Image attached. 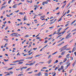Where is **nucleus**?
Here are the masks:
<instances>
[{"label": "nucleus", "mask_w": 76, "mask_h": 76, "mask_svg": "<svg viewBox=\"0 0 76 76\" xmlns=\"http://www.w3.org/2000/svg\"><path fill=\"white\" fill-rule=\"evenodd\" d=\"M70 34H71V33H69L66 36L65 38L66 39H69V38H71L72 36L70 35Z\"/></svg>", "instance_id": "obj_1"}, {"label": "nucleus", "mask_w": 76, "mask_h": 76, "mask_svg": "<svg viewBox=\"0 0 76 76\" xmlns=\"http://www.w3.org/2000/svg\"><path fill=\"white\" fill-rule=\"evenodd\" d=\"M76 50V48L75 47H74L72 49V52L73 53V52H74V51H75Z\"/></svg>", "instance_id": "obj_2"}, {"label": "nucleus", "mask_w": 76, "mask_h": 76, "mask_svg": "<svg viewBox=\"0 0 76 76\" xmlns=\"http://www.w3.org/2000/svg\"><path fill=\"white\" fill-rule=\"evenodd\" d=\"M65 53H66V51H63L61 53V55L63 56V55H64V54H65Z\"/></svg>", "instance_id": "obj_3"}, {"label": "nucleus", "mask_w": 76, "mask_h": 76, "mask_svg": "<svg viewBox=\"0 0 76 76\" xmlns=\"http://www.w3.org/2000/svg\"><path fill=\"white\" fill-rule=\"evenodd\" d=\"M33 58V56L31 57H28L26 58L27 60H29V59H32Z\"/></svg>", "instance_id": "obj_4"}, {"label": "nucleus", "mask_w": 76, "mask_h": 76, "mask_svg": "<svg viewBox=\"0 0 76 76\" xmlns=\"http://www.w3.org/2000/svg\"><path fill=\"white\" fill-rule=\"evenodd\" d=\"M15 34H16V35H18V33H14L11 34L10 35V36H11L12 35H15Z\"/></svg>", "instance_id": "obj_5"}, {"label": "nucleus", "mask_w": 76, "mask_h": 76, "mask_svg": "<svg viewBox=\"0 0 76 76\" xmlns=\"http://www.w3.org/2000/svg\"><path fill=\"white\" fill-rule=\"evenodd\" d=\"M68 46V45H65L62 48H65V50H66V48H67L66 47H67Z\"/></svg>", "instance_id": "obj_6"}, {"label": "nucleus", "mask_w": 76, "mask_h": 76, "mask_svg": "<svg viewBox=\"0 0 76 76\" xmlns=\"http://www.w3.org/2000/svg\"><path fill=\"white\" fill-rule=\"evenodd\" d=\"M4 7H6V6L5 5H4L1 7V10L3 8H4Z\"/></svg>", "instance_id": "obj_7"}, {"label": "nucleus", "mask_w": 76, "mask_h": 76, "mask_svg": "<svg viewBox=\"0 0 76 76\" xmlns=\"http://www.w3.org/2000/svg\"><path fill=\"white\" fill-rule=\"evenodd\" d=\"M12 7L14 9H15V8H16L17 7V6H16V4H15Z\"/></svg>", "instance_id": "obj_8"}, {"label": "nucleus", "mask_w": 76, "mask_h": 76, "mask_svg": "<svg viewBox=\"0 0 76 76\" xmlns=\"http://www.w3.org/2000/svg\"><path fill=\"white\" fill-rule=\"evenodd\" d=\"M67 61V58H64V59L63 60V62L64 63V62L66 61Z\"/></svg>", "instance_id": "obj_9"}, {"label": "nucleus", "mask_w": 76, "mask_h": 76, "mask_svg": "<svg viewBox=\"0 0 76 76\" xmlns=\"http://www.w3.org/2000/svg\"><path fill=\"white\" fill-rule=\"evenodd\" d=\"M21 67L22 66L20 67L19 68H20V69L21 70V71H22V70H23V67Z\"/></svg>", "instance_id": "obj_10"}, {"label": "nucleus", "mask_w": 76, "mask_h": 76, "mask_svg": "<svg viewBox=\"0 0 76 76\" xmlns=\"http://www.w3.org/2000/svg\"><path fill=\"white\" fill-rule=\"evenodd\" d=\"M18 61L17 60L15 61H14L13 62H12V63H18Z\"/></svg>", "instance_id": "obj_11"}, {"label": "nucleus", "mask_w": 76, "mask_h": 76, "mask_svg": "<svg viewBox=\"0 0 76 76\" xmlns=\"http://www.w3.org/2000/svg\"><path fill=\"white\" fill-rule=\"evenodd\" d=\"M16 64H10V66H15V65H16Z\"/></svg>", "instance_id": "obj_12"}, {"label": "nucleus", "mask_w": 76, "mask_h": 76, "mask_svg": "<svg viewBox=\"0 0 76 76\" xmlns=\"http://www.w3.org/2000/svg\"><path fill=\"white\" fill-rule=\"evenodd\" d=\"M76 20H74L73 22H72L71 24V25H73V23H75V22H76Z\"/></svg>", "instance_id": "obj_13"}, {"label": "nucleus", "mask_w": 76, "mask_h": 76, "mask_svg": "<svg viewBox=\"0 0 76 76\" xmlns=\"http://www.w3.org/2000/svg\"><path fill=\"white\" fill-rule=\"evenodd\" d=\"M69 55H70V54H68L67 55L66 57L67 58H69Z\"/></svg>", "instance_id": "obj_14"}, {"label": "nucleus", "mask_w": 76, "mask_h": 76, "mask_svg": "<svg viewBox=\"0 0 76 76\" xmlns=\"http://www.w3.org/2000/svg\"><path fill=\"white\" fill-rule=\"evenodd\" d=\"M61 70H63L64 69V67L63 66H61Z\"/></svg>", "instance_id": "obj_15"}, {"label": "nucleus", "mask_w": 76, "mask_h": 76, "mask_svg": "<svg viewBox=\"0 0 76 76\" xmlns=\"http://www.w3.org/2000/svg\"><path fill=\"white\" fill-rule=\"evenodd\" d=\"M51 59H50V60H49L48 61V64H50V63H51Z\"/></svg>", "instance_id": "obj_16"}, {"label": "nucleus", "mask_w": 76, "mask_h": 76, "mask_svg": "<svg viewBox=\"0 0 76 76\" xmlns=\"http://www.w3.org/2000/svg\"><path fill=\"white\" fill-rule=\"evenodd\" d=\"M23 75H23V74H19L18 75V76H23Z\"/></svg>", "instance_id": "obj_17"}, {"label": "nucleus", "mask_w": 76, "mask_h": 76, "mask_svg": "<svg viewBox=\"0 0 76 76\" xmlns=\"http://www.w3.org/2000/svg\"><path fill=\"white\" fill-rule=\"evenodd\" d=\"M41 56V55L40 54H39L35 56V58H36V57H39V56Z\"/></svg>", "instance_id": "obj_18"}, {"label": "nucleus", "mask_w": 76, "mask_h": 76, "mask_svg": "<svg viewBox=\"0 0 76 76\" xmlns=\"http://www.w3.org/2000/svg\"><path fill=\"white\" fill-rule=\"evenodd\" d=\"M58 62V60H56L55 62H54V64H56V63H57Z\"/></svg>", "instance_id": "obj_19"}, {"label": "nucleus", "mask_w": 76, "mask_h": 76, "mask_svg": "<svg viewBox=\"0 0 76 76\" xmlns=\"http://www.w3.org/2000/svg\"><path fill=\"white\" fill-rule=\"evenodd\" d=\"M34 64H33V63H31L30 64H29V65L30 66H32V65H33Z\"/></svg>", "instance_id": "obj_20"}, {"label": "nucleus", "mask_w": 76, "mask_h": 76, "mask_svg": "<svg viewBox=\"0 0 76 76\" xmlns=\"http://www.w3.org/2000/svg\"><path fill=\"white\" fill-rule=\"evenodd\" d=\"M23 63V62H19V63H18V64H22Z\"/></svg>", "instance_id": "obj_21"}, {"label": "nucleus", "mask_w": 76, "mask_h": 76, "mask_svg": "<svg viewBox=\"0 0 76 76\" xmlns=\"http://www.w3.org/2000/svg\"><path fill=\"white\" fill-rule=\"evenodd\" d=\"M72 71H73V69H70L69 70V73H72Z\"/></svg>", "instance_id": "obj_22"}, {"label": "nucleus", "mask_w": 76, "mask_h": 76, "mask_svg": "<svg viewBox=\"0 0 76 76\" xmlns=\"http://www.w3.org/2000/svg\"><path fill=\"white\" fill-rule=\"evenodd\" d=\"M62 18L61 17L59 19H58V22H60V20H61V18Z\"/></svg>", "instance_id": "obj_23"}, {"label": "nucleus", "mask_w": 76, "mask_h": 76, "mask_svg": "<svg viewBox=\"0 0 76 76\" xmlns=\"http://www.w3.org/2000/svg\"><path fill=\"white\" fill-rule=\"evenodd\" d=\"M66 50V49L63 48L62 50H61L60 52H62V51H64V50Z\"/></svg>", "instance_id": "obj_24"}, {"label": "nucleus", "mask_w": 76, "mask_h": 76, "mask_svg": "<svg viewBox=\"0 0 76 76\" xmlns=\"http://www.w3.org/2000/svg\"><path fill=\"white\" fill-rule=\"evenodd\" d=\"M45 18V15H43V17L42 16L40 17V19H41V18Z\"/></svg>", "instance_id": "obj_25"}, {"label": "nucleus", "mask_w": 76, "mask_h": 76, "mask_svg": "<svg viewBox=\"0 0 76 76\" xmlns=\"http://www.w3.org/2000/svg\"><path fill=\"white\" fill-rule=\"evenodd\" d=\"M45 76H48V73H45Z\"/></svg>", "instance_id": "obj_26"}, {"label": "nucleus", "mask_w": 76, "mask_h": 76, "mask_svg": "<svg viewBox=\"0 0 76 76\" xmlns=\"http://www.w3.org/2000/svg\"><path fill=\"white\" fill-rule=\"evenodd\" d=\"M66 12H65V13L64 14V15H63L61 17V18H63V16H65L66 15Z\"/></svg>", "instance_id": "obj_27"}, {"label": "nucleus", "mask_w": 76, "mask_h": 76, "mask_svg": "<svg viewBox=\"0 0 76 76\" xmlns=\"http://www.w3.org/2000/svg\"><path fill=\"white\" fill-rule=\"evenodd\" d=\"M4 61H9V59H4Z\"/></svg>", "instance_id": "obj_28"}, {"label": "nucleus", "mask_w": 76, "mask_h": 76, "mask_svg": "<svg viewBox=\"0 0 76 76\" xmlns=\"http://www.w3.org/2000/svg\"><path fill=\"white\" fill-rule=\"evenodd\" d=\"M33 72V71H31V72H28L27 73H28L29 74H31V73H32Z\"/></svg>", "instance_id": "obj_29"}, {"label": "nucleus", "mask_w": 76, "mask_h": 76, "mask_svg": "<svg viewBox=\"0 0 76 76\" xmlns=\"http://www.w3.org/2000/svg\"><path fill=\"white\" fill-rule=\"evenodd\" d=\"M33 53V52H31L30 53L28 54V55L30 56V55H31V54H32Z\"/></svg>", "instance_id": "obj_30"}, {"label": "nucleus", "mask_w": 76, "mask_h": 76, "mask_svg": "<svg viewBox=\"0 0 76 76\" xmlns=\"http://www.w3.org/2000/svg\"><path fill=\"white\" fill-rule=\"evenodd\" d=\"M13 69V68L11 67L7 69V70H12V69Z\"/></svg>", "instance_id": "obj_31"}, {"label": "nucleus", "mask_w": 76, "mask_h": 76, "mask_svg": "<svg viewBox=\"0 0 76 76\" xmlns=\"http://www.w3.org/2000/svg\"><path fill=\"white\" fill-rule=\"evenodd\" d=\"M41 75V72H39L37 74V75Z\"/></svg>", "instance_id": "obj_32"}, {"label": "nucleus", "mask_w": 76, "mask_h": 76, "mask_svg": "<svg viewBox=\"0 0 76 76\" xmlns=\"http://www.w3.org/2000/svg\"><path fill=\"white\" fill-rule=\"evenodd\" d=\"M32 51V49L30 50L28 52V53H31Z\"/></svg>", "instance_id": "obj_33"}, {"label": "nucleus", "mask_w": 76, "mask_h": 76, "mask_svg": "<svg viewBox=\"0 0 76 76\" xmlns=\"http://www.w3.org/2000/svg\"><path fill=\"white\" fill-rule=\"evenodd\" d=\"M66 32L65 30L62 33V34H64V33H65Z\"/></svg>", "instance_id": "obj_34"}, {"label": "nucleus", "mask_w": 76, "mask_h": 76, "mask_svg": "<svg viewBox=\"0 0 76 76\" xmlns=\"http://www.w3.org/2000/svg\"><path fill=\"white\" fill-rule=\"evenodd\" d=\"M34 7L36 8H38V6H37V5H34Z\"/></svg>", "instance_id": "obj_35"}, {"label": "nucleus", "mask_w": 76, "mask_h": 76, "mask_svg": "<svg viewBox=\"0 0 76 76\" xmlns=\"http://www.w3.org/2000/svg\"><path fill=\"white\" fill-rule=\"evenodd\" d=\"M42 69H47V67H44L42 68Z\"/></svg>", "instance_id": "obj_36"}, {"label": "nucleus", "mask_w": 76, "mask_h": 76, "mask_svg": "<svg viewBox=\"0 0 76 76\" xmlns=\"http://www.w3.org/2000/svg\"><path fill=\"white\" fill-rule=\"evenodd\" d=\"M26 41V40H24V41H23L22 42V44H24V42H25V41Z\"/></svg>", "instance_id": "obj_37"}, {"label": "nucleus", "mask_w": 76, "mask_h": 76, "mask_svg": "<svg viewBox=\"0 0 76 76\" xmlns=\"http://www.w3.org/2000/svg\"><path fill=\"white\" fill-rule=\"evenodd\" d=\"M12 1V0H10L8 2V4H10V2H11V1Z\"/></svg>", "instance_id": "obj_38"}, {"label": "nucleus", "mask_w": 76, "mask_h": 76, "mask_svg": "<svg viewBox=\"0 0 76 76\" xmlns=\"http://www.w3.org/2000/svg\"><path fill=\"white\" fill-rule=\"evenodd\" d=\"M19 12V10H18L16 11H15V13H18V12Z\"/></svg>", "instance_id": "obj_39"}, {"label": "nucleus", "mask_w": 76, "mask_h": 76, "mask_svg": "<svg viewBox=\"0 0 76 76\" xmlns=\"http://www.w3.org/2000/svg\"><path fill=\"white\" fill-rule=\"evenodd\" d=\"M24 20H26V16H25L24 17Z\"/></svg>", "instance_id": "obj_40"}, {"label": "nucleus", "mask_w": 76, "mask_h": 76, "mask_svg": "<svg viewBox=\"0 0 76 76\" xmlns=\"http://www.w3.org/2000/svg\"><path fill=\"white\" fill-rule=\"evenodd\" d=\"M44 3H45V4H48V1H44Z\"/></svg>", "instance_id": "obj_41"}, {"label": "nucleus", "mask_w": 76, "mask_h": 76, "mask_svg": "<svg viewBox=\"0 0 76 76\" xmlns=\"http://www.w3.org/2000/svg\"><path fill=\"white\" fill-rule=\"evenodd\" d=\"M6 45H7V43H6L5 44V45H4V47H6Z\"/></svg>", "instance_id": "obj_42"}, {"label": "nucleus", "mask_w": 76, "mask_h": 76, "mask_svg": "<svg viewBox=\"0 0 76 76\" xmlns=\"http://www.w3.org/2000/svg\"><path fill=\"white\" fill-rule=\"evenodd\" d=\"M58 69V67H56L55 69V70H57V69Z\"/></svg>", "instance_id": "obj_43"}, {"label": "nucleus", "mask_w": 76, "mask_h": 76, "mask_svg": "<svg viewBox=\"0 0 76 76\" xmlns=\"http://www.w3.org/2000/svg\"><path fill=\"white\" fill-rule=\"evenodd\" d=\"M70 50V48H68L67 49H66V51H67V50Z\"/></svg>", "instance_id": "obj_44"}, {"label": "nucleus", "mask_w": 76, "mask_h": 76, "mask_svg": "<svg viewBox=\"0 0 76 76\" xmlns=\"http://www.w3.org/2000/svg\"><path fill=\"white\" fill-rule=\"evenodd\" d=\"M64 38H63L61 39L60 41H63V40H64Z\"/></svg>", "instance_id": "obj_45"}, {"label": "nucleus", "mask_w": 76, "mask_h": 76, "mask_svg": "<svg viewBox=\"0 0 76 76\" xmlns=\"http://www.w3.org/2000/svg\"><path fill=\"white\" fill-rule=\"evenodd\" d=\"M44 63V62H42L39 63V64H43V63Z\"/></svg>", "instance_id": "obj_46"}, {"label": "nucleus", "mask_w": 76, "mask_h": 76, "mask_svg": "<svg viewBox=\"0 0 76 76\" xmlns=\"http://www.w3.org/2000/svg\"><path fill=\"white\" fill-rule=\"evenodd\" d=\"M69 25V23H67L65 25V26H67Z\"/></svg>", "instance_id": "obj_47"}, {"label": "nucleus", "mask_w": 76, "mask_h": 76, "mask_svg": "<svg viewBox=\"0 0 76 76\" xmlns=\"http://www.w3.org/2000/svg\"><path fill=\"white\" fill-rule=\"evenodd\" d=\"M23 69H26V68H27V66H25V67L23 66Z\"/></svg>", "instance_id": "obj_48"}, {"label": "nucleus", "mask_w": 76, "mask_h": 76, "mask_svg": "<svg viewBox=\"0 0 76 76\" xmlns=\"http://www.w3.org/2000/svg\"><path fill=\"white\" fill-rule=\"evenodd\" d=\"M63 64V62H61L59 63V64Z\"/></svg>", "instance_id": "obj_49"}, {"label": "nucleus", "mask_w": 76, "mask_h": 76, "mask_svg": "<svg viewBox=\"0 0 76 76\" xmlns=\"http://www.w3.org/2000/svg\"><path fill=\"white\" fill-rule=\"evenodd\" d=\"M69 12H70V10H68L67 12H66V13L67 14H68L69 13Z\"/></svg>", "instance_id": "obj_50"}, {"label": "nucleus", "mask_w": 76, "mask_h": 76, "mask_svg": "<svg viewBox=\"0 0 76 76\" xmlns=\"http://www.w3.org/2000/svg\"><path fill=\"white\" fill-rule=\"evenodd\" d=\"M47 42H48V40H46L45 42H44V43H45V44L46 43H47Z\"/></svg>", "instance_id": "obj_51"}, {"label": "nucleus", "mask_w": 76, "mask_h": 76, "mask_svg": "<svg viewBox=\"0 0 76 76\" xmlns=\"http://www.w3.org/2000/svg\"><path fill=\"white\" fill-rule=\"evenodd\" d=\"M75 1V0H72L71 2V3H72L74 1Z\"/></svg>", "instance_id": "obj_52"}, {"label": "nucleus", "mask_w": 76, "mask_h": 76, "mask_svg": "<svg viewBox=\"0 0 76 76\" xmlns=\"http://www.w3.org/2000/svg\"><path fill=\"white\" fill-rule=\"evenodd\" d=\"M70 63H69V64L67 66H68V67H69V66H70Z\"/></svg>", "instance_id": "obj_53"}, {"label": "nucleus", "mask_w": 76, "mask_h": 76, "mask_svg": "<svg viewBox=\"0 0 76 76\" xmlns=\"http://www.w3.org/2000/svg\"><path fill=\"white\" fill-rule=\"evenodd\" d=\"M6 3V2H4V4L1 5V6H3V5H4Z\"/></svg>", "instance_id": "obj_54"}, {"label": "nucleus", "mask_w": 76, "mask_h": 76, "mask_svg": "<svg viewBox=\"0 0 76 76\" xmlns=\"http://www.w3.org/2000/svg\"><path fill=\"white\" fill-rule=\"evenodd\" d=\"M15 35V36L16 37H18V34H14Z\"/></svg>", "instance_id": "obj_55"}, {"label": "nucleus", "mask_w": 76, "mask_h": 76, "mask_svg": "<svg viewBox=\"0 0 76 76\" xmlns=\"http://www.w3.org/2000/svg\"><path fill=\"white\" fill-rule=\"evenodd\" d=\"M56 31H55L53 34V35H55V34H56Z\"/></svg>", "instance_id": "obj_56"}, {"label": "nucleus", "mask_w": 76, "mask_h": 76, "mask_svg": "<svg viewBox=\"0 0 76 76\" xmlns=\"http://www.w3.org/2000/svg\"><path fill=\"white\" fill-rule=\"evenodd\" d=\"M37 39H40V38H39V37H37V38H36Z\"/></svg>", "instance_id": "obj_57"}, {"label": "nucleus", "mask_w": 76, "mask_h": 76, "mask_svg": "<svg viewBox=\"0 0 76 76\" xmlns=\"http://www.w3.org/2000/svg\"><path fill=\"white\" fill-rule=\"evenodd\" d=\"M6 16H7V17H10V15H8L7 14L6 15Z\"/></svg>", "instance_id": "obj_58"}, {"label": "nucleus", "mask_w": 76, "mask_h": 76, "mask_svg": "<svg viewBox=\"0 0 76 76\" xmlns=\"http://www.w3.org/2000/svg\"><path fill=\"white\" fill-rule=\"evenodd\" d=\"M42 5H43V6H44V5H45V3H44V2H42Z\"/></svg>", "instance_id": "obj_59"}, {"label": "nucleus", "mask_w": 76, "mask_h": 76, "mask_svg": "<svg viewBox=\"0 0 76 76\" xmlns=\"http://www.w3.org/2000/svg\"><path fill=\"white\" fill-rule=\"evenodd\" d=\"M64 42H61V45H62V44H64Z\"/></svg>", "instance_id": "obj_60"}, {"label": "nucleus", "mask_w": 76, "mask_h": 76, "mask_svg": "<svg viewBox=\"0 0 76 76\" xmlns=\"http://www.w3.org/2000/svg\"><path fill=\"white\" fill-rule=\"evenodd\" d=\"M20 70V68H19L18 69H16V70H17V71Z\"/></svg>", "instance_id": "obj_61"}, {"label": "nucleus", "mask_w": 76, "mask_h": 76, "mask_svg": "<svg viewBox=\"0 0 76 76\" xmlns=\"http://www.w3.org/2000/svg\"><path fill=\"white\" fill-rule=\"evenodd\" d=\"M61 29H59L58 30V32H60V30H61Z\"/></svg>", "instance_id": "obj_62"}, {"label": "nucleus", "mask_w": 76, "mask_h": 76, "mask_svg": "<svg viewBox=\"0 0 76 76\" xmlns=\"http://www.w3.org/2000/svg\"><path fill=\"white\" fill-rule=\"evenodd\" d=\"M72 42H73V40H72L71 41H70V42H69L70 43H72Z\"/></svg>", "instance_id": "obj_63"}, {"label": "nucleus", "mask_w": 76, "mask_h": 76, "mask_svg": "<svg viewBox=\"0 0 76 76\" xmlns=\"http://www.w3.org/2000/svg\"><path fill=\"white\" fill-rule=\"evenodd\" d=\"M17 20L18 21H20L21 20L19 19H17Z\"/></svg>", "instance_id": "obj_64"}]
</instances>
